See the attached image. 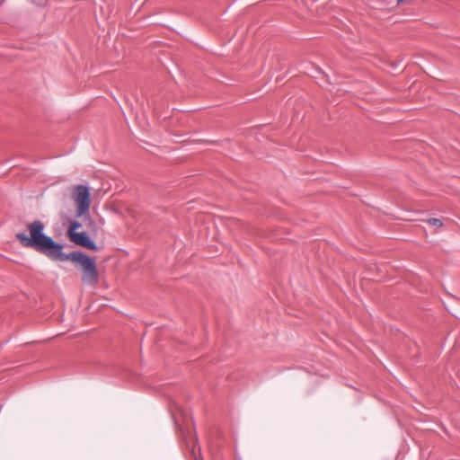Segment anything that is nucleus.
<instances>
[{
    "label": "nucleus",
    "instance_id": "1",
    "mask_svg": "<svg viewBox=\"0 0 460 460\" xmlns=\"http://www.w3.org/2000/svg\"><path fill=\"white\" fill-rule=\"evenodd\" d=\"M44 228V224L36 220L27 225L29 235L17 233L15 236L23 247L32 248L51 260L71 261L79 264L83 271V282L89 285L95 284L98 281V271L94 260L82 252L63 253V245L46 235Z\"/></svg>",
    "mask_w": 460,
    "mask_h": 460
},
{
    "label": "nucleus",
    "instance_id": "3",
    "mask_svg": "<svg viewBox=\"0 0 460 460\" xmlns=\"http://www.w3.org/2000/svg\"><path fill=\"white\" fill-rule=\"evenodd\" d=\"M81 226L82 225L78 221L74 220L70 222L67 229V236L69 240L79 246L89 250H96L97 246L95 243L90 239L85 232H77V229Z\"/></svg>",
    "mask_w": 460,
    "mask_h": 460
},
{
    "label": "nucleus",
    "instance_id": "4",
    "mask_svg": "<svg viewBox=\"0 0 460 460\" xmlns=\"http://www.w3.org/2000/svg\"><path fill=\"white\" fill-rule=\"evenodd\" d=\"M427 223L434 227L435 229H440L443 227V222L439 218H429Z\"/></svg>",
    "mask_w": 460,
    "mask_h": 460
},
{
    "label": "nucleus",
    "instance_id": "2",
    "mask_svg": "<svg viewBox=\"0 0 460 460\" xmlns=\"http://www.w3.org/2000/svg\"><path fill=\"white\" fill-rule=\"evenodd\" d=\"M71 198L76 208V216L78 217L85 216L91 207V195L88 187L84 185L75 186Z\"/></svg>",
    "mask_w": 460,
    "mask_h": 460
}]
</instances>
